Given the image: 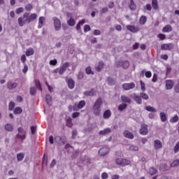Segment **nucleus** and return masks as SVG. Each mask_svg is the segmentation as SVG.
<instances>
[{
  "label": "nucleus",
  "instance_id": "f257e3e1",
  "mask_svg": "<svg viewBox=\"0 0 179 179\" xmlns=\"http://www.w3.org/2000/svg\"><path fill=\"white\" fill-rule=\"evenodd\" d=\"M101 104H103V99L99 98L93 106V113L99 117L101 115Z\"/></svg>",
  "mask_w": 179,
  "mask_h": 179
},
{
  "label": "nucleus",
  "instance_id": "f03ea898",
  "mask_svg": "<svg viewBox=\"0 0 179 179\" xmlns=\"http://www.w3.org/2000/svg\"><path fill=\"white\" fill-rule=\"evenodd\" d=\"M26 23H29V14L25 13L23 17L18 18V24L20 26H24Z\"/></svg>",
  "mask_w": 179,
  "mask_h": 179
},
{
  "label": "nucleus",
  "instance_id": "7ed1b4c3",
  "mask_svg": "<svg viewBox=\"0 0 179 179\" xmlns=\"http://www.w3.org/2000/svg\"><path fill=\"white\" fill-rule=\"evenodd\" d=\"M69 66V63H64L59 69L54 70L55 73H59V75H64V73L66 71V69Z\"/></svg>",
  "mask_w": 179,
  "mask_h": 179
},
{
  "label": "nucleus",
  "instance_id": "20e7f679",
  "mask_svg": "<svg viewBox=\"0 0 179 179\" xmlns=\"http://www.w3.org/2000/svg\"><path fill=\"white\" fill-rule=\"evenodd\" d=\"M116 65L119 68H121V66H122V68H124V69H127V68L129 67V62L120 60L116 62Z\"/></svg>",
  "mask_w": 179,
  "mask_h": 179
},
{
  "label": "nucleus",
  "instance_id": "39448f33",
  "mask_svg": "<svg viewBox=\"0 0 179 179\" xmlns=\"http://www.w3.org/2000/svg\"><path fill=\"white\" fill-rule=\"evenodd\" d=\"M53 24H54L55 30L56 31H59V30H61V20H59V19L57 17H54Z\"/></svg>",
  "mask_w": 179,
  "mask_h": 179
},
{
  "label": "nucleus",
  "instance_id": "423d86ee",
  "mask_svg": "<svg viewBox=\"0 0 179 179\" xmlns=\"http://www.w3.org/2000/svg\"><path fill=\"white\" fill-rule=\"evenodd\" d=\"M85 106H86V102L85 101H80L78 103H76L73 108L74 111H78L85 107Z\"/></svg>",
  "mask_w": 179,
  "mask_h": 179
},
{
  "label": "nucleus",
  "instance_id": "0eeeda50",
  "mask_svg": "<svg viewBox=\"0 0 179 179\" xmlns=\"http://www.w3.org/2000/svg\"><path fill=\"white\" fill-rule=\"evenodd\" d=\"M122 89L123 90H131V89H135V83H124L122 85Z\"/></svg>",
  "mask_w": 179,
  "mask_h": 179
},
{
  "label": "nucleus",
  "instance_id": "6e6552de",
  "mask_svg": "<svg viewBox=\"0 0 179 179\" xmlns=\"http://www.w3.org/2000/svg\"><path fill=\"white\" fill-rule=\"evenodd\" d=\"M17 138L23 141L26 138V133L22 127L18 128V134L17 135Z\"/></svg>",
  "mask_w": 179,
  "mask_h": 179
},
{
  "label": "nucleus",
  "instance_id": "1a4fd4ad",
  "mask_svg": "<svg viewBox=\"0 0 179 179\" xmlns=\"http://www.w3.org/2000/svg\"><path fill=\"white\" fill-rule=\"evenodd\" d=\"M139 131L141 135H148V132H149V130H148V125L141 124V128Z\"/></svg>",
  "mask_w": 179,
  "mask_h": 179
},
{
  "label": "nucleus",
  "instance_id": "9d476101",
  "mask_svg": "<svg viewBox=\"0 0 179 179\" xmlns=\"http://www.w3.org/2000/svg\"><path fill=\"white\" fill-rule=\"evenodd\" d=\"M108 152H110V149L107 147H103L99 150V154L100 156H106V155H108Z\"/></svg>",
  "mask_w": 179,
  "mask_h": 179
},
{
  "label": "nucleus",
  "instance_id": "9b49d317",
  "mask_svg": "<svg viewBox=\"0 0 179 179\" xmlns=\"http://www.w3.org/2000/svg\"><path fill=\"white\" fill-rule=\"evenodd\" d=\"M127 150L130 152H138L139 150V146L134 144L127 145Z\"/></svg>",
  "mask_w": 179,
  "mask_h": 179
},
{
  "label": "nucleus",
  "instance_id": "f8f14e48",
  "mask_svg": "<svg viewBox=\"0 0 179 179\" xmlns=\"http://www.w3.org/2000/svg\"><path fill=\"white\" fill-rule=\"evenodd\" d=\"M154 148L156 150H159V149H162L163 148V143L160 140H155L154 141Z\"/></svg>",
  "mask_w": 179,
  "mask_h": 179
},
{
  "label": "nucleus",
  "instance_id": "ddd939ff",
  "mask_svg": "<svg viewBox=\"0 0 179 179\" xmlns=\"http://www.w3.org/2000/svg\"><path fill=\"white\" fill-rule=\"evenodd\" d=\"M111 115H112L111 110H104L103 113V120H110V118H111Z\"/></svg>",
  "mask_w": 179,
  "mask_h": 179
},
{
  "label": "nucleus",
  "instance_id": "4468645a",
  "mask_svg": "<svg viewBox=\"0 0 179 179\" xmlns=\"http://www.w3.org/2000/svg\"><path fill=\"white\" fill-rule=\"evenodd\" d=\"M7 87H8V89H9L10 90H13V89H16V87H17V83L9 81V82L7 83Z\"/></svg>",
  "mask_w": 179,
  "mask_h": 179
},
{
  "label": "nucleus",
  "instance_id": "2eb2a0df",
  "mask_svg": "<svg viewBox=\"0 0 179 179\" xmlns=\"http://www.w3.org/2000/svg\"><path fill=\"white\" fill-rule=\"evenodd\" d=\"M55 141L59 145H65L66 143V141L65 140V138H62L60 136H56Z\"/></svg>",
  "mask_w": 179,
  "mask_h": 179
},
{
  "label": "nucleus",
  "instance_id": "dca6fc26",
  "mask_svg": "<svg viewBox=\"0 0 179 179\" xmlns=\"http://www.w3.org/2000/svg\"><path fill=\"white\" fill-rule=\"evenodd\" d=\"M173 86H174V83L173 82V80H167L166 81V87L167 90H171Z\"/></svg>",
  "mask_w": 179,
  "mask_h": 179
},
{
  "label": "nucleus",
  "instance_id": "f3484780",
  "mask_svg": "<svg viewBox=\"0 0 179 179\" xmlns=\"http://www.w3.org/2000/svg\"><path fill=\"white\" fill-rule=\"evenodd\" d=\"M127 30H129L131 33H137V31H139V28L135 26L132 25H128L127 27Z\"/></svg>",
  "mask_w": 179,
  "mask_h": 179
},
{
  "label": "nucleus",
  "instance_id": "a211bd4d",
  "mask_svg": "<svg viewBox=\"0 0 179 179\" xmlns=\"http://www.w3.org/2000/svg\"><path fill=\"white\" fill-rule=\"evenodd\" d=\"M44 24H45V18L43 16L40 17L38 19V29H41Z\"/></svg>",
  "mask_w": 179,
  "mask_h": 179
},
{
  "label": "nucleus",
  "instance_id": "6ab92c4d",
  "mask_svg": "<svg viewBox=\"0 0 179 179\" xmlns=\"http://www.w3.org/2000/svg\"><path fill=\"white\" fill-rule=\"evenodd\" d=\"M173 45L171 43L162 44L161 45L162 50H172Z\"/></svg>",
  "mask_w": 179,
  "mask_h": 179
},
{
  "label": "nucleus",
  "instance_id": "aec40b11",
  "mask_svg": "<svg viewBox=\"0 0 179 179\" xmlns=\"http://www.w3.org/2000/svg\"><path fill=\"white\" fill-rule=\"evenodd\" d=\"M123 135L125 138H128L129 139H134V134L129 131H124Z\"/></svg>",
  "mask_w": 179,
  "mask_h": 179
},
{
  "label": "nucleus",
  "instance_id": "412c9836",
  "mask_svg": "<svg viewBox=\"0 0 179 179\" xmlns=\"http://www.w3.org/2000/svg\"><path fill=\"white\" fill-rule=\"evenodd\" d=\"M133 99L136 103H137V104H142V99L139 95L134 94Z\"/></svg>",
  "mask_w": 179,
  "mask_h": 179
},
{
  "label": "nucleus",
  "instance_id": "4be33fe9",
  "mask_svg": "<svg viewBox=\"0 0 179 179\" xmlns=\"http://www.w3.org/2000/svg\"><path fill=\"white\" fill-rule=\"evenodd\" d=\"M121 100L122 101H123V103H128L129 104H131V103L132 102L131 101V99L125 95H122L121 96Z\"/></svg>",
  "mask_w": 179,
  "mask_h": 179
},
{
  "label": "nucleus",
  "instance_id": "5701e85b",
  "mask_svg": "<svg viewBox=\"0 0 179 179\" xmlns=\"http://www.w3.org/2000/svg\"><path fill=\"white\" fill-rule=\"evenodd\" d=\"M145 109L146 110V111H149V113H157V109L153 108L151 106H145Z\"/></svg>",
  "mask_w": 179,
  "mask_h": 179
},
{
  "label": "nucleus",
  "instance_id": "b1692460",
  "mask_svg": "<svg viewBox=\"0 0 179 179\" xmlns=\"http://www.w3.org/2000/svg\"><path fill=\"white\" fill-rule=\"evenodd\" d=\"M159 117L162 122H166V121H167V116L164 112H161L159 113Z\"/></svg>",
  "mask_w": 179,
  "mask_h": 179
},
{
  "label": "nucleus",
  "instance_id": "393cba45",
  "mask_svg": "<svg viewBox=\"0 0 179 179\" xmlns=\"http://www.w3.org/2000/svg\"><path fill=\"white\" fill-rule=\"evenodd\" d=\"M4 128H5V130L8 131V132L13 131V125L10 123H7L5 125Z\"/></svg>",
  "mask_w": 179,
  "mask_h": 179
},
{
  "label": "nucleus",
  "instance_id": "a878e982",
  "mask_svg": "<svg viewBox=\"0 0 179 179\" xmlns=\"http://www.w3.org/2000/svg\"><path fill=\"white\" fill-rule=\"evenodd\" d=\"M103 68H104V63H103V62H100L95 67L96 71H97L98 72H100V71H101V69H103Z\"/></svg>",
  "mask_w": 179,
  "mask_h": 179
},
{
  "label": "nucleus",
  "instance_id": "bb28decb",
  "mask_svg": "<svg viewBox=\"0 0 179 179\" xmlns=\"http://www.w3.org/2000/svg\"><path fill=\"white\" fill-rule=\"evenodd\" d=\"M111 132V129L110 128H106L103 130L99 131V135H107Z\"/></svg>",
  "mask_w": 179,
  "mask_h": 179
},
{
  "label": "nucleus",
  "instance_id": "cd10ccee",
  "mask_svg": "<svg viewBox=\"0 0 179 179\" xmlns=\"http://www.w3.org/2000/svg\"><path fill=\"white\" fill-rule=\"evenodd\" d=\"M68 86H69V89H73V87H75V81H73V80L69 78L68 80Z\"/></svg>",
  "mask_w": 179,
  "mask_h": 179
},
{
  "label": "nucleus",
  "instance_id": "c85d7f7f",
  "mask_svg": "<svg viewBox=\"0 0 179 179\" xmlns=\"http://www.w3.org/2000/svg\"><path fill=\"white\" fill-rule=\"evenodd\" d=\"M27 57H30L31 55H34V50L31 48H29L26 51Z\"/></svg>",
  "mask_w": 179,
  "mask_h": 179
},
{
  "label": "nucleus",
  "instance_id": "c756f323",
  "mask_svg": "<svg viewBox=\"0 0 179 179\" xmlns=\"http://www.w3.org/2000/svg\"><path fill=\"white\" fill-rule=\"evenodd\" d=\"M85 22L86 21L85 20H82L81 21H80L76 25V30L79 31L80 30L81 26H83V24H85Z\"/></svg>",
  "mask_w": 179,
  "mask_h": 179
},
{
  "label": "nucleus",
  "instance_id": "7c9ffc66",
  "mask_svg": "<svg viewBox=\"0 0 179 179\" xmlns=\"http://www.w3.org/2000/svg\"><path fill=\"white\" fill-rule=\"evenodd\" d=\"M35 19H37V14H36V13L31 14L29 16H28V20H29V23L32 20H35Z\"/></svg>",
  "mask_w": 179,
  "mask_h": 179
},
{
  "label": "nucleus",
  "instance_id": "2f4dec72",
  "mask_svg": "<svg viewBox=\"0 0 179 179\" xmlns=\"http://www.w3.org/2000/svg\"><path fill=\"white\" fill-rule=\"evenodd\" d=\"M85 72L87 75H94V72L90 66H88L85 69Z\"/></svg>",
  "mask_w": 179,
  "mask_h": 179
},
{
  "label": "nucleus",
  "instance_id": "473e14b6",
  "mask_svg": "<svg viewBox=\"0 0 179 179\" xmlns=\"http://www.w3.org/2000/svg\"><path fill=\"white\" fill-rule=\"evenodd\" d=\"M159 170L161 171H166V170H169V167L166 164H162L159 166Z\"/></svg>",
  "mask_w": 179,
  "mask_h": 179
},
{
  "label": "nucleus",
  "instance_id": "72a5a7b5",
  "mask_svg": "<svg viewBox=\"0 0 179 179\" xmlns=\"http://www.w3.org/2000/svg\"><path fill=\"white\" fill-rule=\"evenodd\" d=\"M172 28L170 25H166L165 27L163 28L162 31L164 33H169V31H171Z\"/></svg>",
  "mask_w": 179,
  "mask_h": 179
},
{
  "label": "nucleus",
  "instance_id": "f704fd0d",
  "mask_svg": "<svg viewBox=\"0 0 179 179\" xmlns=\"http://www.w3.org/2000/svg\"><path fill=\"white\" fill-rule=\"evenodd\" d=\"M129 8L131 10H135V9H136V5H135V2H134V0L130 1Z\"/></svg>",
  "mask_w": 179,
  "mask_h": 179
},
{
  "label": "nucleus",
  "instance_id": "c9c22d12",
  "mask_svg": "<svg viewBox=\"0 0 179 179\" xmlns=\"http://www.w3.org/2000/svg\"><path fill=\"white\" fill-rule=\"evenodd\" d=\"M24 159V154L23 153H19L17 155V162H22Z\"/></svg>",
  "mask_w": 179,
  "mask_h": 179
},
{
  "label": "nucleus",
  "instance_id": "e433bc0d",
  "mask_svg": "<svg viewBox=\"0 0 179 179\" xmlns=\"http://www.w3.org/2000/svg\"><path fill=\"white\" fill-rule=\"evenodd\" d=\"M124 162V158H117L115 159V163L116 164H117L118 166H122V163Z\"/></svg>",
  "mask_w": 179,
  "mask_h": 179
},
{
  "label": "nucleus",
  "instance_id": "4c0bfd02",
  "mask_svg": "<svg viewBox=\"0 0 179 179\" xmlns=\"http://www.w3.org/2000/svg\"><path fill=\"white\" fill-rule=\"evenodd\" d=\"M179 159L174 160L170 165L171 167H178Z\"/></svg>",
  "mask_w": 179,
  "mask_h": 179
},
{
  "label": "nucleus",
  "instance_id": "58836bf2",
  "mask_svg": "<svg viewBox=\"0 0 179 179\" xmlns=\"http://www.w3.org/2000/svg\"><path fill=\"white\" fill-rule=\"evenodd\" d=\"M127 105L126 103H122L120 105H119L118 106V110L119 111H124V110H125V108H127Z\"/></svg>",
  "mask_w": 179,
  "mask_h": 179
},
{
  "label": "nucleus",
  "instance_id": "ea45409f",
  "mask_svg": "<svg viewBox=\"0 0 179 179\" xmlns=\"http://www.w3.org/2000/svg\"><path fill=\"white\" fill-rule=\"evenodd\" d=\"M84 94L85 96H94V94H96V92H94V90L87 91L84 92Z\"/></svg>",
  "mask_w": 179,
  "mask_h": 179
},
{
  "label": "nucleus",
  "instance_id": "a19ab883",
  "mask_svg": "<svg viewBox=\"0 0 179 179\" xmlns=\"http://www.w3.org/2000/svg\"><path fill=\"white\" fill-rule=\"evenodd\" d=\"M156 173H157V171L156 170V169L151 167L149 169V174H150V176H155V174H156Z\"/></svg>",
  "mask_w": 179,
  "mask_h": 179
},
{
  "label": "nucleus",
  "instance_id": "79ce46f5",
  "mask_svg": "<svg viewBox=\"0 0 179 179\" xmlns=\"http://www.w3.org/2000/svg\"><path fill=\"white\" fill-rule=\"evenodd\" d=\"M174 153H178L179 152V141H178L173 148Z\"/></svg>",
  "mask_w": 179,
  "mask_h": 179
},
{
  "label": "nucleus",
  "instance_id": "37998d69",
  "mask_svg": "<svg viewBox=\"0 0 179 179\" xmlns=\"http://www.w3.org/2000/svg\"><path fill=\"white\" fill-rule=\"evenodd\" d=\"M146 20H147V18H146V16H141V18H140V24H145V23H146Z\"/></svg>",
  "mask_w": 179,
  "mask_h": 179
},
{
  "label": "nucleus",
  "instance_id": "c03bdc74",
  "mask_svg": "<svg viewBox=\"0 0 179 179\" xmlns=\"http://www.w3.org/2000/svg\"><path fill=\"white\" fill-rule=\"evenodd\" d=\"M152 5L153 9L155 10H159V5L157 4V1H152Z\"/></svg>",
  "mask_w": 179,
  "mask_h": 179
},
{
  "label": "nucleus",
  "instance_id": "a18cd8bd",
  "mask_svg": "<svg viewBox=\"0 0 179 179\" xmlns=\"http://www.w3.org/2000/svg\"><path fill=\"white\" fill-rule=\"evenodd\" d=\"M44 167H47V158L45 157V155L43 156L42 162V169H44Z\"/></svg>",
  "mask_w": 179,
  "mask_h": 179
},
{
  "label": "nucleus",
  "instance_id": "49530a36",
  "mask_svg": "<svg viewBox=\"0 0 179 179\" xmlns=\"http://www.w3.org/2000/svg\"><path fill=\"white\" fill-rule=\"evenodd\" d=\"M178 121V115H176L170 120V122L174 123Z\"/></svg>",
  "mask_w": 179,
  "mask_h": 179
},
{
  "label": "nucleus",
  "instance_id": "de8ad7c7",
  "mask_svg": "<svg viewBox=\"0 0 179 179\" xmlns=\"http://www.w3.org/2000/svg\"><path fill=\"white\" fill-rule=\"evenodd\" d=\"M76 23V22H75V20H73V18H70V20H68L69 26H75Z\"/></svg>",
  "mask_w": 179,
  "mask_h": 179
},
{
  "label": "nucleus",
  "instance_id": "09e8293b",
  "mask_svg": "<svg viewBox=\"0 0 179 179\" xmlns=\"http://www.w3.org/2000/svg\"><path fill=\"white\" fill-rule=\"evenodd\" d=\"M22 113V108L17 107L14 110V114H21Z\"/></svg>",
  "mask_w": 179,
  "mask_h": 179
},
{
  "label": "nucleus",
  "instance_id": "8fccbe9b",
  "mask_svg": "<svg viewBox=\"0 0 179 179\" xmlns=\"http://www.w3.org/2000/svg\"><path fill=\"white\" fill-rule=\"evenodd\" d=\"M46 101L49 106H51L52 98L50 95H46Z\"/></svg>",
  "mask_w": 179,
  "mask_h": 179
},
{
  "label": "nucleus",
  "instance_id": "3c124183",
  "mask_svg": "<svg viewBox=\"0 0 179 179\" xmlns=\"http://www.w3.org/2000/svg\"><path fill=\"white\" fill-rule=\"evenodd\" d=\"M129 164H131V161L123 159V163L122 166H129Z\"/></svg>",
  "mask_w": 179,
  "mask_h": 179
},
{
  "label": "nucleus",
  "instance_id": "603ef678",
  "mask_svg": "<svg viewBox=\"0 0 179 179\" xmlns=\"http://www.w3.org/2000/svg\"><path fill=\"white\" fill-rule=\"evenodd\" d=\"M15 108V102H10L8 105V110L10 111H12Z\"/></svg>",
  "mask_w": 179,
  "mask_h": 179
},
{
  "label": "nucleus",
  "instance_id": "864d4df0",
  "mask_svg": "<svg viewBox=\"0 0 179 179\" xmlns=\"http://www.w3.org/2000/svg\"><path fill=\"white\" fill-rule=\"evenodd\" d=\"M141 97H142V99H143L144 100H148V99H149V95H148V94L145 93H141Z\"/></svg>",
  "mask_w": 179,
  "mask_h": 179
},
{
  "label": "nucleus",
  "instance_id": "5fc2aeb1",
  "mask_svg": "<svg viewBox=\"0 0 179 179\" xmlns=\"http://www.w3.org/2000/svg\"><path fill=\"white\" fill-rule=\"evenodd\" d=\"M141 89L142 92H145V90H146L145 83H143V81H141Z\"/></svg>",
  "mask_w": 179,
  "mask_h": 179
},
{
  "label": "nucleus",
  "instance_id": "6e6d98bb",
  "mask_svg": "<svg viewBox=\"0 0 179 179\" xmlns=\"http://www.w3.org/2000/svg\"><path fill=\"white\" fill-rule=\"evenodd\" d=\"M84 31L85 33H87V31H90V26L88 24H86L84 26Z\"/></svg>",
  "mask_w": 179,
  "mask_h": 179
},
{
  "label": "nucleus",
  "instance_id": "4d7b16f0",
  "mask_svg": "<svg viewBox=\"0 0 179 179\" xmlns=\"http://www.w3.org/2000/svg\"><path fill=\"white\" fill-rule=\"evenodd\" d=\"M66 125L67 127H69V128H71L73 124H72V119H69L66 121Z\"/></svg>",
  "mask_w": 179,
  "mask_h": 179
},
{
  "label": "nucleus",
  "instance_id": "13d9d810",
  "mask_svg": "<svg viewBox=\"0 0 179 179\" xmlns=\"http://www.w3.org/2000/svg\"><path fill=\"white\" fill-rule=\"evenodd\" d=\"M24 9L23 8H19L16 10L17 15H20V13H23Z\"/></svg>",
  "mask_w": 179,
  "mask_h": 179
},
{
  "label": "nucleus",
  "instance_id": "bf43d9fd",
  "mask_svg": "<svg viewBox=\"0 0 179 179\" xmlns=\"http://www.w3.org/2000/svg\"><path fill=\"white\" fill-rule=\"evenodd\" d=\"M36 86L38 87V89H39V90H43V89L41 88V84L40 83V81H36Z\"/></svg>",
  "mask_w": 179,
  "mask_h": 179
},
{
  "label": "nucleus",
  "instance_id": "052dcab7",
  "mask_svg": "<svg viewBox=\"0 0 179 179\" xmlns=\"http://www.w3.org/2000/svg\"><path fill=\"white\" fill-rule=\"evenodd\" d=\"M25 9L27 10H31L33 9V6H31V4H27L26 6H25Z\"/></svg>",
  "mask_w": 179,
  "mask_h": 179
},
{
  "label": "nucleus",
  "instance_id": "680f3d73",
  "mask_svg": "<svg viewBox=\"0 0 179 179\" xmlns=\"http://www.w3.org/2000/svg\"><path fill=\"white\" fill-rule=\"evenodd\" d=\"M30 94L34 96V94H36V88L34 87H31L30 88Z\"/></svg>",
  "mask_w": 179,
  "mask_h": 179
},
{
  "label": "nucleus",
  "instance_id": "e2e57ef3",
  "mask_svg": "<svg viewBox=\"0 0 179 179\" xmlns=\"http://www.w3.org/2000/svg\"><path fill=\"white\" fill-rule=\"evenodd\" d=\"M36 129H37V127H36V126H32V127H31V134H34L36 133Z\"/></svg>",
  "mask_w": 179,
  "mask_h": 179
},
{
  "label": "nucleus",
  "instance_id": "0e129e2a",
  "mask_svg": "<svg viewBox=\"0 0 179 179\" xmlns=\"http://www.w3.org/2000/svg\"><path fill=\"white\" fill-rule=\"evenodd\" d=\"M80 115V113L78 112L73 113L72 115L73 118H78Z\"/></svg>",
  "mask_w": 179,
  "mask_h": 179
},
{
  "label": "nucleus",
  "instance_id": "69168bd1",
  "mask_svg": "<svg viewBox=\"0 0 179 179\" xmlns=\"http://www.w3.org/2000/svg\"><path fill=\"white\" fill-rule=\"evenodd\" d=\"M101 178L102 179H107V178H108V174H107V173H103L101 174Z\"/></svg>",
  "mask_w": 179,
  "mask_h": 179
},
{
  "label": "nucleus",
  "instance_id": "338daca9",
  "mask_svg": "<svg viewBox=\"0 0 179 179\" xmlns=\"http://www.w3.org/2000/svg\"><path fill=\"white\" fill-rule=\"evenodd\" d=\"M145 76L147 77V78H152V72H150V71H146L145 73Z\"/></svg>",
  "mask_w": 179,
  "mask_h": 179
},
{
  "label": "nucleus",
  "instance_id": "774afa93",
  "mask_svg": "<svg viewBox=\"0 0 179 179\" xmlns=\"http://www.w3.org/2000/svg\"><path fill=\"white\" fill-rule=\"evenodd\" d=\"M50 64L53 65V66L57 65V59L50 60Z\"/></svg>",
  "mask_w": 179,
  "mask_h": 179
}]
</instances>
